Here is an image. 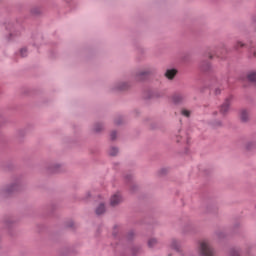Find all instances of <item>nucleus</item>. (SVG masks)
<instances>
[{
  "label": "nucleus",
  "instance_id": "nucleus-15",
  "mask_svg": "<svg viewBox=\"0 0 256 256\" xmlns=\"http://www.w3.org/2000/svg\"><path fill=\"white\" fill-rule=\"evenodd\" d=\"M110 137H111L112 140H115L116 137H117V132H112Z\"/></svg>",
  "mask_w": 256,
  "mask_h": 256
},
{
  "label": "nucleus",
  "instance_id": "nucleus-10",
  "mask_svg": "<svg viewBox=\"0 0 256 256\" xmlns=\"http://www.w3.org/2000/svg\"><path fill=\"white\" fill-rule=\"evenodd\" d=\"M171 247H172V249H175L176 251H179V241L172 240Z\"/></svg>",
  "mask_w": 256,
  "mask_h": 256
},
{
  "label": "nucleus",
  "instance_id": "nucleus-16",
  "mask_svg": "<svg viewBox=\"0 0 256 256\" xmlns=\"http://www.w3.org/2000/svg\"><path fill=\"white\" fill-rule=\"evenodd\" d=\"M8 191H17V185H12Z\"/></svg>",
  "mask_w": 256,
  "mask_h": 256
},
{
  "label": "nucleus",
  "instance_id": "nucleus-8",
  "mask_svg": "<svg viewBox=\"0 0 256 256\" xmlns=\"http://www.w3.org/2000/svg\"><path fill=\"white\" fill-rule=\"evenodd\" d=\"M247 77L248 81H251V83H255L256 85V72H250Z\"/></svg>",
  "mask_w": 256,
  "mask_h": 256
},
{
  "label": "nucleus",
  "instance_id": "nucleus-7",
  "mask_svg": "<svg viewBox=\"0 0 256 256\" xmlns=\"http://www.w3.org/2000/svg\"><path fill=\"white\" fill-rule=\"evenodd\" d=\"M241 121H247L249 119V112L242 110L240 113Z\"/></svg>",
  "mask_w": 256,
  "mask_h": 256
},
{
  "label": "nucleus",
  "instance_id": "nucleus-6",
  "mask_svg": "<svg viewBox=\"0 0 256 256\" xmlns=\"http://www.w3.org/2000/svg\"><path fill=\"white\" fill-rule=\"evenodd\" d=\"M105 213V204L101 203L97 208H96V214L97 215H103Z\"/></svg>",
  "mask_w": 256,
  "mask_h": 256
},
{
  "label": "nucleus",
  "instance_id": "nucleus-21",
  "mask_svg": "<svg viewBox=\"0 0 256 256\" xmlns=\"http://www.w3.org/2000/svg\"><path fill=\"white\" fill-rule=\"evenodd\" d=\"M95 130H96V131H101V129H100V128H95Z\"/></svg>",
  "mask_w": 256,
  "mask_h": 256
},
{
  "label": "nucleus",
  "instance_id": "nucleus-17",
  "mask_svg": "<svg viewBox=\"0 0 256 256\" xmlns=\"http://www.w3.org/2000/svg\"><path fill=\"white\" fill-rule=\"evenodd\" d=\"M119 89L122 91H123V89H127V84H122V86Z\"/></svg>",
  "mask_w": 256,
  "mask_h": 256
},
{
  "label": "nucleus",
  "instance_id": "nucleus-9",
  "mask_svg": "<svg viewBox=\"0 0 256 256\" xmlns=\"http://www.w3.org/2000/svg\"><path fill=\"white\" fill-rule=\"evenodd\" d=\"M119 153V149L112 147L109 150V155H111L112 157H115V155H117Z\"/></svg>",
  "mask_w": 256,
  "mask_h": 256
},
{
  "label": "nucleus",
  "instance_id": "nucleus-13",
  "mask_svg": "<svg viewBox=\"0 0 256 256\" xmlns=\"http://www.w3.org/2000/svg\"><path fill=\"white\" fill-rule=\"evenodd\" d=\"M20 55H21V57H27V49L22 48V49L20 50Z\"/></svg>",
  "mask_w": 256,
  "mask_h": 256
},
{
  "label": "nucleus",
  "instance_id": "nucleus-18",
  "mask_svg": "<svg viewBox=\"0 0 256 256\" xmlns=\"http://www.w3.org/2000/svg\"><path fill=\"white\" fill-rule=\"evenodd\" d=\"M215 93H216V95H219V93H221V90L216 89V90H215Z\"/></svg>",
  "mask_w": 256,
  "mask_h": 256
},
{
  "label": "nucleus",
  "instance_id": "nucleus-14",
  "mask_svg": "<svg viewBox=\"0 0 256 256\" xmlns=\"http://www.w3.org/2000/svg\"><path fill=\"white\" fill-rule=\"evenodd\" d=\"M145 75H149V71H141V72L139 73V76H140V77H145Z\"/></svg>",
  "mask_w": 256,
  "mask_h": 256
},
{
  "label": "nucleus",
  "instance_id": "nucleus-3",
  "mask_svg": "<svg viewBox=\"0 0 256 256\" xmlns=\"http://www.w3.org/2000/svg\"><path fill=\"white\" fill-rule=\"evenodd\" d=\"M123 197L121 196V193L117 192L114 194L110 199V205L112 207H116V205H119V203H122Z\"/></svg>",
  "mask_w": 256,
  "mask_h": 256
},
{
  "label": "nucleus",
  "instance_id": "nucleus-5",
  "mask_svg": "<svg viewBox=\"0 0 256 256\" xmlns=\"http://www.w3.org/2000/svg\"><path fill=\"white\" fill-rule=\"evenodd\" d=\"M175 75H177V70L175 69L167 70L165 73V77H167V79H174Z\"/></svg>",
  "mask_w": 256,
  "mask_h": 256
},
{
  "label": "nucleus",
  "instance_id": "nucleus-12",
  "mask_svg": "<svg viewBox=\"0 0 256 256\" xmlns=\"http://www.w3.org/2000/svg\"><path fill=\"white\" fill-rule=\"evenodd\" d=\"M156 243H157V240L155 238H152L148 241L149 247H154Z\"/></svg>",
  "mask_w": 256,
  "mask_h": 256
},
{
  "label": "nucleus",
  "instance_id": "nucleus-2",
  "mask_svg": "<svg viewBox=\"0 0 256 256\" xmlns=\"http://www.w3.org/2000/svg\"><path fill=\"white\" fill-rule=\"evenodd\" d=\"M233 97H228L224 103L220 106V113L221 115H227L229 113V107L231 106V101Z\"/></svg>",
  "mask_w": 256,
  "mask_h": 256
},
{
  "label": "nucleus",
  "instance_id": "nucleus-4",
  "mask_svg": "<svg viewBox=\"0 0 256 256\" xmlns=\"http://www.w3.org/2000/svg\"><path fill=\"white\" fill-rule=\"evenodd\" d=\"M185 99H186L185 94H181V93L174 94L172 96V100L174 101V103H183V101H185Z\"/></svg>",
  "mask_w": 256,
  "mask_h": 256
},
{
  "label": "nucleus",
  "instance_id": "nucleus-11",
  "mask_svg": "<svg viewBox=\"0 0 256 256\" xmlns=\"http://www.w3.org/2000/svg\"><path fill=\"white\" fill-rule=\"evenodd\" d=\"M181 115H183L184 117H191V111H189L187 109H182Z\"/></svg>",
  "mask_w": 256,
  "mask_h": 256
},
{
  "label": "nucleus",
  "instance_id": "nucleus-19",
  "mask_svg": "<svg viewBox=\"0 0 256 256\" xmlns=\"http://www.w3.org/2000/svg\"><path fill=\"white\" fill-rule=\"evenodd\" d=\"M221 126V122H218L217 124H214V127H219Z\"/></svg>",
  "mask_w": 256,
  "mask_h": 256
},
{
  "label": "nucleus",
  "instance_id": "nucleus-1",
  "mask_svg": "<svg viewBox=\"0 0 256 256\" xmlns=\"http://www.w3.org/2000/svg\"><path fill=\"white\" fill-rule=\"evenodd\" d=\"M199 250L202 256H215V250H213V247H211L209 241H201Z\"/></svg>",
  "mask_w": 256,
  "mask_h": 256
},
{
  "label": "nucleus",
  "instance_id": "nucleus-20",
  "mask_svg": "<svg viewBox=\"0 0 256 256\" xmlns=\"http://www.w3.org/2000/svg\"><path fill=\"white\" fill-rule=\"evenodd\" d=\"M238 45H239L240 47H243V43H241V42H239Z\"/></svg>",
  "mask_w": 256,
  "mask_h": 256
}]
</instances>
